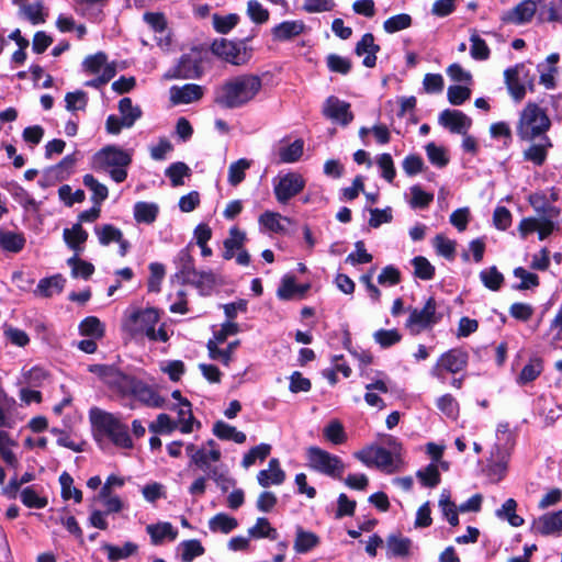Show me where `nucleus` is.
Masks as SVG:
<instances>
[{"mask_svg": "<svg viewBox=\"0 0 562 562\" xmlns=\"http://www.w3.org/2000/svg\"><path fill=\"white\" fill-rule=\"evenodd\" d=\"M261 88L262 80L257 75L236 76L215 90L214 103L223 109L241 108L252 101Z\"/></svg>", "mask_w": 562, "mask_h": 562, "instance_id": "1", "label": "nucleus"}, {"mask_svg": "<svg viewBox=\"0 0 562 562\" xmlns=\"http://www.w3.org/2000/svg\"><path fill=\"white\" fill-rule=\"evenodd\" d=\"M550 127L547 111L536 102H528L519 113L516 131L521 140L535 142L538 137L548 136Z\"/></svg>", "mask_w": 562, "mask_h": 562, "instance_id": "2", "label": "nucleus"}, {"mask_svg": "<svg viewBox=\"0 0 562 562\" xmlns=\"http://www.w3.org/2000/svg\"><path fill=\"white\" fill-rule=\"evenodd\" d=\"M91 425L106 435L116 447L132 449L133 440L128 434V427L116 415L99 407L89 411Z\"/></svg>", "mask_w": 562, "mask_h": 562, "instance_id": "3", "label": "nucleus"}, {"mask_svg": "<svg viewBox=\"0 0 562 562\" xmlns=\"http://www.w3.org/2000/svg\"><path fill=\"white\" fill-rule=\"evenodd\" d=\"M94 160L100 168L109 170L111 178L120 183L127 177L126 168L132 162V155L117 146L110 145L99 150Z\"/></svg>", "mask_w": 562, "mask_h": 562, "instance_id": "4", "label": "nucleus"}, {"mask_svg": "<svg viewBox=\"0 0 562 562\" xmlns=\"http://www.w3.org/2000/svg\"><path fill=\"white\" fill-rule=\"evenodd\" d=\"M306 456L308 467L317 472L338 479H340L345 472L342 460L319 447L312 446L307 448Z\"/></svg>", "mask_w": 562, "mask_h": 562, "instance_id": "5", "label": "nucleus"}, {"mask_svg": "<svg viewBox=\"0 0 562 562\" xmlns=\"http://www.w3.org/2000/svg\"><path fill=\"white\" fill-rule=\"evenodd\" d=\"M158 322L159 314L155 308L133 310L127 314L123 327L132 336L148 337L153 335V329Z\"/></svg>", "mask_w": 562, "mask_h": 562, "instance_id": "6", "label": "nucleus"}, {"mask_svg": "<svg viewBox=\"0 0 562 562\" xmlns=\"http://www.w3.org/2000/svg\"><path fill=\"white\" fill-rule=\"evenodd\" d=\"M440 319L441 315L437 313V302L430 296L423 308L409 310L405 326L412 334H419L422 330L436 325Z\"/></svg>", "mask_w": 562, "mask_h": 562, "instance_id": "7", "label": "nucleus"}, {"mask_svg": "<svg viewBox=\"0 0 562 562\" xmlns=\"http://www.w3.org/2000/svg\"><path fill=\"white\" fill-rule=\"evenodd\" d=\"M469 353L461 348H453L443 352L431 368V375L443 379L445 373L456 374L464 370L468 366Z\"/></svg>", "mask_w": 562, "mask_h": 562, "instance_id": "8", "label": "nucleus"}, {"mask_svg": "<svg viewBox=\"0 0 562 562\" xmlns=\"http://www.w3.org/2000/svg\"><path fill=\"white\" fill-rule=\"evenodd\" d=\"M504 77L510 95L517 102L525 98L527 87L533 90V79L529 77V70L524 64L507 68L504 71Z\"/></svg>", "mask_w": 562, "mask_h": 562, "instance_id": "9", "label": "nucleus"}, {"mask_svg": "<svg viewBox=\"0 0 562 562\" xmlns=\"http://www.w3.org/2000/svg\"><path fill=\"white\" fill-rule=\"evenodd\" d=\"M89 371L98 375L109 387L126 396V391L134 376L124 374L113 366L93 364Z\"/></svg>", "mask_w": 562, "mask_h": 562, "instance_id": "10", "label": "nucleus"}, {"mask_svg": "<svg viewBox=\"0 0 562 562\" xmlns=\"http://www.w3.org/2000/svg\"><path fill=\"white\" fill-rule=\"evenodd\" d=\"M222 453L218 448H213L207 451L202 447L193 454L191 464H194L196 468L207 473V477L213 480L216 484H221L222 481L228 482L227 476L220 472L217 467H211V462L220 461Z\"/></svg>", "mask_w": 562, "mask_h": 562, "instance_id": "11", "label": "nucleus"}, {"mask_svg": "<svg viewBox=\"0 0 562 562\" xmlns=\"http://www.w3.org/2000/svg\"><path fill=\"white\" fill-rule=\"evenodd\" d=\"M305 187L304 178L296 172H289L280 177L274 183V195L279 203L285 204L293 196L303 191Z\"/></svg>", "mask_w": 562, "mask_h": 562, "instance_id": "12", "label": "nucleus"}, {"mask_svg": "<svg viewBox=\"0 0 562 562\" xmlns=\"http://www.w3.org/2000/svg\"><path fill=\"white\" fill-rule=\"evenodd\" d=\"M128 395L134 396L143 405L151 408H161L166 403V400L155 389L135 376L132 379L126 391V396Z\"/></svg>", "mask_w": 562, "mask_h": 562, "instance_id": "13", "label": "nucleus"}, {"mask_svg": "<svg viewBox=\"0 0 562 562\" xmlns=\"http://www.w3.org/2000/svg\"><path fill=\"white\" fill-rule=\"evenodd\" d=\"M355 457L367 467H375L381 470L391 472L393 467V456L385 448L378 446H369L357 451Z\"/></svg>", "mask_w": 562, "mask_h": 562, "instance_id": "14", "label": "nucleus"}, {"mask_svg": "<svg viewBox=\"0 0 562 562\" xmlns=\"http://www.w3.org/2000/svg\"><path fill=\"white\" fill-rule=\"evenodd\" d=\"M537 12L535 0H522L513 9L502 15V21L507 24L521 25L530 22Z\"/></svg>", "mask_w": 562, "mask_h": 562, "instance_id": "15", "label": "nucleus"}, {"mask_svg": "<svg viewBox=\"0 0 562 562\" xmlns=\"http://www.w3.org/2000/svg\"><path fill=\"white\" fill-rule=\"evenodd\" d=\"M439 124L451 133L465 135L472 125V121L463 112L458 110H443L439 115Z\"/></svg>", "mask_w": 562, "mask_h": 562, "instance_id": "16", "label": "nucleus"}, {"mask_svg": "<svg viewBox=\"0 0 562 562\" xmlns=\"http://www.w3.org/2000/svg\"><path fill=\"white\" fill-rule=\"evenodd\" d=\"M323 114L333 121L341 123L342 125H348L353 120V114L350 111V104L334 95L326 99L323 108Z\"/></svg>", "mask_w": 562, "mask_h": 562, "instance_id": "17", "label": "nucleus"}, {"mask_svg": "<svg viewBox=\"0 0 562 562\" xmlns=\"http://www.w3.org/2000/svg\"><path fill=\"white\" fill-rule=\"evenodd\" d=\"M204 93L203 87L194 83L173 86L170 88V101L173 104H188L199 101Z\"/></svg>", "mask_w": 562, "mask_h": 562, "instance_id": "18", "label": "nucleus"}, {"mask_svg": "<svg viewBox=\"0 0 562 562\" xmlns=\"http://www.w3.org/2000/svg\"><path fill=\"white\" fill-rule=\"evenodd\" d=\"M532 529L542 536L559 535L562 531V510L540 516L533 521Z\"/></svg>", "mask_w": 562, "mask_h": 562, "instance_id": "19", "label": "nucleus"}, {"mask_svg": "<svg viewBox=\"0 0 562 562\" xmlns=\"http://www.w3.org/2000/svg\"><path fill=\"white\" fill-rule=\"evenodd\" d=\"M211 49L215 55L233 65H241L245 63V54L240 52L235 43L225 38L214 41Z\"/></svg>", "mask_w": 562, "mask_h": 562, "instance_id": "20", "label": "nucleus"}, {"mask_svg": "<svg viewBox=\"0 0 562 562\" xmlns=\"http://www.w3.org/2000/svg\"><path fill=\"white\" fill-rule=\"evenodd\" d=\"M537 139V143H532L522 151V157L526 161L540 167L546 162L548 151L553 145L548 136H541Z\"/></svg>", "mask_w": 562, "mask_h": 562, "instance_id": "21", "label": "nucleus"}, {"mask_svg": "<svg viewBox=\"0 0 562 562\" xmlns=\"http://www.w3.org/2000/svg\"><path fill=\"white\" fill-rule=\"evenodd\" d=\"M201 60L196 54H187L179 60L173 77L182 79H194L202 76Z\"/></svg>", "mask_w": 562, "mask_h": 562, "instance_id": "22", "label": "nucleus"}, {"mask_svg": "<svg viewBox=\"0 0 562 562\" xmlns=\"http://www.w3.org/2000/svg\"><path fill=\"white\" fill-rule=\"evenodd\" d=\"M355 52L358 56L366 55L363 65L372 68L376 64V54L380 52V46L374 43L373 34L366 33L357 43Z\"/></svg>", "mask_w": 562, "mask_h": 562, "instance_id": "23", "label": "nucleus"}, {"mask_svg": "<svg viewBox=\"0 0 562 562\" xmlns=\"http://www.w3.org/2000/svg\"><path fill=\"white\" fill-rule=\"evenodd\" d=\"M310 284H296L295 278L292 276H285L278 289V297L284 301L302 299L308 291Z\"/></svg>", "mask_w": 562, "mask_h": 562, "instance_id": "24", "label": "nucleus"}, {"mask_svg": "<svg viewBox=\"0 0 562 562\" xmlns=\"http://www.w3.org/2000/svg\"><path fill=\"white\" fill-rule=\"evenodd\" d=\"M269 468L267 470L259 471L257 475L258 483L262 487H268L269 485H280L285 480V473L280 468V462L278 459H271L269 461Z\"/></svg>", "mask_w": 562, "mask_h": 562, "instance_id": "25", "label": "nucleus"}, {"mask_svg": "<svg viewBox=\"0 0 562 562\" xmlns=\"http://www.w3.org/2000/svg\"><path fill=\"white\" fill-rule=\"evenodd\" d=\"M385 547L387 555L406 558L411 554L412 540L401 535H390L386 538Z\"/></svg>", "mask_w": 562, "mask_h": 562, "instance_id": "26", "label": "nucleus"}, {"mask_svg": "<svg viewBox=\"0 0 562 562\" xmlns=\"http://www.w3.org/2000/svg\"><path fill=\"white\" fill-rule=\"evenodd\" d=\"M63 237L67 246L79 254L83 249L82 245L88 239V233L80 223H76L71 228L64 229Z\"/></svg>", "mask_w": 562, "mask_h": 562, "instance_id": "27", "label": "nucleus"}, {"mask_svg": "<svg viewBox=\"0 0 562 562\" xmlns=\"http://www.w3.org/2000/svg\"><path fill=\"white\" fill-rule=\"evenodd\" d=\"M304 29L303 21H285L272 29V35L277 41H289L302 34Z\"/></svg>", "mask_w": 562, "mask_h": 562, "instance_id": "28", "label": "nucleus"}, {"mask_svg": "<svg viewBox=\"0 0 562 562\" xmlns=\"http://www.w3.org/2000/svg\"><path fill=\"white\" fill-rule=\"evenodd\" d=\"M177 268L178 274L183 279V281L194 280L193 277L198 276V271L194 268V260L190 252V247H186L181 249L177 256Z\"/></svg>", "mask_w": 562, "mask_h": 562, "instance_id": "29", "label": "nucleus"}, {"mask_svg": "<svg viewBox=\"0 0 562 562\" xmlns=\"http://www.w3.org/2000/svg\"><path fill=\"white\" fill-rule=\"evenodd\" d=\"M529 203L533 207V210L537 212L539 217H558L560 215V209L551 205L546 194L536 192L529 195Z\"/></svg>", "mask_w": 562, "mask_h": 562, "instance_id": "30", "label": "nucleus"}, {"mask_svg": "<svg viewBox=\"0 0 562 562\" xmlns=\"http://www.w3.org/2000/svg\"><path fill=\"white\" fill-rule=\"evenodd\" d=\"M146 530L150 536L151 542L154 544L161 543L162 540L166 538L173 541L178 536V531L172 527L170 522H158L148 525Z\"/></svg>", "mask_w": 562, "mask_h": 562, "instance_id": "31", "label": "nucleus"}, {"mask_svg": "<svg viewBox=\"0 0 562 562\" xmlns=\"http://www.w3.org/2000/svg\"><path fill=\"white\" fill-rule=\"evenodd\" d=\"M213 434L222 440H233L236 443H244L246 441V435L243 431L222 420L214 424Z\"/></svg>", "mask_w": 562, "mask_h": 562, "instance_id": "32", "label": "nucleus"}, {"mask_svg": "<svg viewBox=\"0 0 562 562\" xmlns=\"http://www.w3.org/2000/svg\"><path fill=\"white\" fill-rule=\"evenodd\" d=\"M66 280L63 278L61 274H55L49 278L42 279L36 288V291L45 296L49 297L54 294L60 293L65 286Z\"/></svg>", "mask_w": 562, "mask_h": 562, "instance_id": "33", "label": "nucleus"}, {"mask_svg": "<svg viewBox=\"0 0 562 562\" xmlns=\"http://www.w3.org/2000/svg\"><path fill=\"white\" fill-rule=\"evenodd\" d=\"M237 526V519L225 513H218L209 520V528L212 532L229 533Z\"/></svg>", "mask_w": 562, "mask_h": 562, "instance_id": "34", "label": "nucleus"}, {"mask_svg": "<svg viewBox=\"0 0 562 562\" xmlns=\"http://www.w3.org/2000/svg\"><path fill=\"white\" fill-rule=\"evenodd\" d=\"M79 331L82 336L101 339L104 336V324L95 316H88L79 324Z\"/></svg>", "mask_w": 562, "mask_h": 562, "instance_id": "35", "label": "nucleus"}, {"mask_svg": "<svg viewBox=\"0 0 562 562\" xmlns=\"http://www.w3.org/2000/svg\"><path fill=\"white\" fill-rule=\"evenodd\" d=\"M543 370V362L540 358H532L520 371L517 383L525 385L535 381Z\"/></svg>", "mask_w": 562, "mask_h": 562, "instance_id": "36", "label": "nucleus"}, {"mask_svg": "<svg viewBox=\"0 0 562 562\" xmlns=\"http://www.w3.org/2000/svg\"><path fill=\"white\" fill-rule=\"evenodd\" d=\"M158 206L154 203L137 202L134 206V217L138 223L151 224L158 215Z\"/></svg>", "mask_w": 562, "mask_h": 562, "instance_id": "37", "label": "nucleus"}, {"mask_svg": "<svg viewBox=\"0 0 562 562\" xmlns=\"http://www.w3.org/2000/svg\"><path fill=\"white\" fill-rule=\"evenodd\" d=\"M119 111L125 117L126 128L132 127L135 122L142 116V110L137 105H133L131 98H123L119 102Z\"/></svg>", "mask_w": 562, "mask_h": 562, "instance_id": "38", "label": "nucleus"}, {"mask_svg": "<svg viewBox=\"0 0 562 562\" xmlns=\"http://www.w3.org/2000/svg\"><path fill=\"white\" fill-rule=\"evenodd\" d=\"M14 446H16V442L9 436V434L0 430V456L7 464L18 468L19 461L11 450V447Z\"/></svg>", "mask_w": 562, "mask_h": 562, "instance_id": "39", "label": "nucleus"}, {"mask_svg": "<svg viewBox=\"0 0 562 562\" xmlns=\"http://www.w3.org/2000/svg\"><path fill=\"white\" fill-rule=\"evenodd\" d=\"M25 244L22 234L13 232H3L0 229V246L5 251L19 252Z\"/></svg>", "mask_w": 562, "mask_h": 562, "instance_id": "40", "label": "nucleus"}, {"mask_svg": "<svg viewBox=\"0 0 562 562\" xmlns=\"http://www.w3.org/2000/svg\"><path fill=\"white\" fill-rule=\"evenodd\" d=\"M318 542L319 539L315 533L299 528L294 541V549L297 553H305L315 548Z\"/></svg>", "mask_w": 562, "mask_h": 562, "instance_id": "41", "label": "nucleus"}, {"mask_svg": "<svg viewBox=\"0 0 562 562\" xmlns=\"http://www.w3.org/2000/svg\"><path fill=\"white\" fill-rule=\"evenodd\" d=\"M68 266L71 268V276L74 278L88 279L94 272V266L88 261H85L75 254L67 260Z\"/></svg>", "mask_w": 562, "mask_h": 562, "instance_id": "42", "label": "nucleus"}, {"mask_svg": "<svg viewBox=\"0 0 562 562\" xmlns=\"http://www.w3.org/2000/svg\"><path fill=\"white\" fill-rule=\"evenodd\" d=\"M517 503L514 498H508L502 506V508L497 509L496 515L498 518L507 519V521L513 527H519L524 524V519L516 514Z\"/></svg>", "mask_w": 562, "mask_h": 562, "instance_id": "43", "label": "nucleus"}, {"mask_svg": "<svg viewBox=\"0 0 562 562\" xmlns=\"http://www.w3.org/2000/svg\"><path fill=\"white\" fill-rule=\"evenodd\" d=\"M548 336L550 337L549 344L551 348L562 349V303L557 315L550 323Z\"/></svg>", "mask_w": 562, "mask_h": 562, "instance_id": "44", "label": "nucleus"}, {"mask_svg": "<svg viewBox=\"0 0 562 562\" xmlns=\"http://www.w3.org/2000/svg\"><path fill=\"white\" fill-rule=\"evenodd\" d=\"M94 233L101 245L108 246L116 240H121L122 231L111 224L98 225L94 227Z\"/></svg>", "mask_w": 562, "mask_h": 562, "instance_id": "45", "label": "nucleus"}, {"mask_svg": "<svg viewBox=\"0 0 562 562\" xmlns=\"http://www.w3.org/2000/svg\"><path fill=\"white\" fill-rule=\"evenodd\" d=\"M251 162L241 158L233 164L228 168V182L231 186L236 187L244 181L246 171L250 168Z\"/></svg>", "mask_w": 562, "mask_h": 562, "instance_id": "46", "label": "nucleus"}, {"mask_svg": "<svg viewBox=\"0 0 562 562\" xmlns=\"http://www.w3.org/2000/svg\"><path fill=\"white\" fill-rule=\"evenodd\" d=\"M83 184L92 191L93 194L91 200L95 205H101V203L108 198V188L100 183L92 175H86L83 177Z\"/></svg>", "mask_w": 562, "mask_h": 562, "instance_id": "47", "label": "nucleus"}, {"mask_svg": "<svg viewBox=\"0 0 562 562\" xmlns=\"http://www.w3.org/2000/svg\"><path fill=\"white\" fill-rule=\"evenodd\" d=\"M248 533L250 537L256 539L269 538L271 540H276L278 538L277 530L271 527L270 522L265 517L258 518L255 526L249 528Z\"/></svg>", "mask_w": 562, "mask_h": 562, "instance_id": "48", "label": "nucleus"}, {"mask_svg": "<svg viewBox=\"0 0 562 562\" xmlns=\"http://www.w3.org/2000/svg\"><path fill=\"white\" fill-rule=\"evenodd\" d=\"M323 435L326 440L334 445H341L347 440L342 424L338 419H334L323 429Z\"/></svg>", "mask_w": 562, "mask_h": 562, "instance_id": "49", "label": "nucleus"}, {"mask_svg": "<svg viewBox=\"0 0 562 562\" xmlns=\"http://www.w3.org/2000/svg\"><path fill=\"white\" fill-rule=\"evenodd\" d=\"M480 279L483 284L492 291H498L504 283V276L496 267L482 270L480 272Z\"/></svg>", "mask_w": 562, "mask_h": 562, "instance_id": "50", "label": "nucleus"}, {"mask_svg": "<svg viewBox=\"0 0 562 562\" xmlns=\"http://www.w3.org/2000/svg\"><path fill=\"white\" fill-rule=\"evenodd\" d=\"M304 143L302 139H296L292 144L280 148L279 157L282 162H295L303 155Z\"/></svg>", "mask_w": 562, "mask_h": 562, "instance_id": "51", "label": "nucleus"}, {"mask_svg": "<svg viewBox=\"0 0 562 562\" xmlns=\"http://www.w3.org/2000/svg\"><path fill=\"white\" fill-rule=\"evenodd\" d=\"M439 506L442 510L443 516L447 518L451 526H458L459 517L458 510L453 502L450 501V494L443 491L440 495Z\"/></svg>", "mask_w": 562, "mask_h": 562, "instance_id": "52", "label": "nucleus"}, {"mask_svg": "<svg viewBox=\"0 0 562 562\" xmlns=\"http://www.w3.org/2000/svg\"><path fill=\"white\" fill-rule=\"evenodd\" d=\"M179 549L181 551L182 562H191L193 559L204 553L203 546L195 539L181 542Z\"/></svg>", "mask_w": 562, "mask_h": 562, "instance_id": "53", "label": "nucleus"}, {"mask_svg": "<svg viewBox=\"0 0 562 562\" xmlns=\"http://www.w3.org/2000/svg\"><path fill=\"white\" fill-rule=\"evenodd\" d=\"M180 430L183 434H190L193 430L194 417L191 411V404L188 400H182L178 411Z\"/></svg>", "mask_w": 562, "mask_h": 562, "instance_id": "54", "label": "nucleus"}, {"mask_svg": "<svg viewBox=\"0 0 562 562\" xmlns=\"http://www.w3.org/2000/svg\"><path fill=\"white\" fill-rule=\"evenodd\" d=\"M281 221L289 222V218L283 217L279 213L267 211L262 213L259 217V223L263 225L266 228H268L271 232L280 233L283 232L285 228L281 224Z\"/></svg>", "mask_w": 562, "mask_h": 562, "instance_id": "55", "label": "nucleus"}, {"mask_svg": "<svg viewBox=\"0 0 562 562\" xmlns=\"http://www.w3.org/2000/svg\"><path fill=\"white\" fill-rule=\"evenodd\" d=\"M271 451V446L268 443H261L251 448L243 458L241 464L244 468L251 467L257 459L263 461Z\"/></svg>", "mask_w": 562, "mask_h": 562, "instance_id": "56", "label": "nucleus"}, {"mask_svg": "<svg viewBox=\"0 0 562 562\" xmlns=\"http://www.w3.org/2000/svg\"><path fill=\"white\" fill-rule=\"evenodd\" d=\"M416 475L426 487H435L440 483V473L435 463H430L424 470H419Z\"/></svg>", "mask_w": 562, "mask_h": 562, "instance_id": "57", "label": "nucleus"}, {"mask_svg": "<svg viewBox=\"0 0 562 562\" xmlns=\"http://www.w3.org/2000/svg\"><path fill=\"white\" fill-rule=\"evenodd\" d=\"M247 240L246 233L240 231L237 226L229 228L228 237L224 240V248H231L234 251H240L245 248Z\"/></svg>", "mask_w": 562, "mask_h": 562, "instance_id": "58", "label": "nucleus"}, {"mask_svg": "<svg viewBox=\"0 0 562 562\" xmlns=\"http://www.w3.org/2000/svg\"><path fill=\"white\" fill-rule=\"evenodd\" d=\"M59 482L61 485V496L65 499L74 498L76 503H80L82 501V493L80 490L72 486L74 480L72 477L64 472L59 476Z\"/></svg>", "mask_w": 562, "mask_h": 562, "instance_id": "59", "label": "nucleus"}, {"mask_svg": "<svg viewBox=\"0 0 562 562\" xmlns=\"http://www.w3.org/2000/svg\"><path fill=\"white\" fill-rule=\"evenodd\" d=\"M412 25V18L409 14L401 13L389 18L384 21L383 27L386 33H395L405 30Z\"/></svg>", "mask_w": 562, "mask_h": 562, "instance_id": "60", "label": "nucleus"}, {"mask_svg": "<svg viewBox=\"0 0 562 562\" xmlns=\"http://www.w3.org/2000/svg\"><path fill=\"white\" fill-rule=\"evenodd\" d=\"M539 19L550 23H562V5L554 1L549 2L541 8Z\"/></svg>", "mask_w": 562, "mask_h": 562, "instance_id": "61", "label": "nucleus"}, {"mask_svg": "<svg viewBox=\"0 0 562 562\" xmlns=\"http://www.w3.org/2000/svg\"><path fill=\"white\" fill-rule=\"evenodd\" d=\"M471 41V57L476 60H486L490 57V48L486 42L481 38L475 32L470 37Z\"/></svg>", "mask_w": 562, "mask_h": 562, "instance_id": "62", "label": "nucleus"}, {"mask_svg": "<svg viewBox=\"0 0 562 562\" xmlns=\"http://www.w3.org/2000/svg\"><path fill=\"white\" fill-rule=\"evenodd\" d=\"M178 427L177 422L172 420L168 414H159L156 422L149 425V430L155 434H170Z\"/></svg>", "mask_w": 562, "mask_h": 562, "instance_id": "63", "label": "nucleus"}, {"mask_svg": "<svg viewBox=\"0 0 562 562\" xmlns=\"http://www.w3.org/2000/svg\"><path fill=\"white\" fill-rule=\"evenodd\" d=\"M190 175V168L184 162H175L166 170V176L173 187L183 184L182 178Z\"/></svg>", "mask_w": 562, "mask_h": 562, "instance_id": "64", "label": "nucleus"}]
</instances>
